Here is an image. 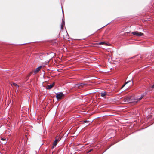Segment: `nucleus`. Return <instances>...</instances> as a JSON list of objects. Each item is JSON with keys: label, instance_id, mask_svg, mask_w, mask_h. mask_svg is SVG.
<instances>
[{"label": "nucleus", "instance_id": "obj_1", "mask_svg": "<svg viewBox=\"0 0 154 154\" xmlns=\"http://www.w3.org/2000/svg\"><path fill=\"white\" fill-rule=\"evenodd\" d=\"M131 33L134 35L138 36H140L143 35V34L142 33L139 32L138 31H136L135 32H132Z\"/></svg>", "mask_w": 154, "mask_h": 154}, {"label": "nucleus", "instance_id": "obj_2", "mask_svg": "<svg viewBox=\"0 0 154 154\" xmlns=\"http://www.w3.org/2000/svg\"><path fill=\"white\" fill-rule=\"evenodd\" d=\"M64 96L62 92L58 93L56 95V98L58 100L61 99Z\"/></svg>", "mask_w": 154, "mask_h": 154}, {"label": "nucleus", "instance_id": "obj_3", "mask_svg": "<svg viewBox=\"0 0 154 154\" xmlns=\"http://www.w3.org/2000/svg\"><path fill=\"white\" fill-rule=\"evenodd\" d=\"M7 141L5 138L1 137L0 142L3 144H5L7 143Z\"/></svg>", "mask_w": 154, "mask_h": 154}, {"label": "nucleus", "instance_id": "obj_4", "mask_svg": "<svg viewBox=\"0 0 154 154\" xmlns=\"http://www.w3.org/2000/svg\"><path fill=\"white\" fill-rule=\"evenodd\" d=\"M54 85V82L52 84H50L49 85H48L47 86L46 88L47 89H51Z\"/></svg>", "mask_w": 154, "mask_h": 154}, {"label": "nucleus", "instance_id": "obj_5", "mask_svg": "<svg viewBox=\"0 0 154 154\" xmlns=\"http://www.w3.org/2000/svg\"><path fill=\"white\" fill-rule=\"evenodd\" d=\"M143 96H144L143 95H142L140 97L136 99L134 101H133V102L137 103V102H138L139 100H141L143 97Z\"/></svg>", "mask_w": 154, "mask_h": 154}, {"label": "nucleus", "instance_id": "obj_6", "mask_svg": "<svg viewBox=\"0 0 154 154\" xmlns=\"http://www.w3.org/2000/svg\"><path fill=\"white\" fill-rule=\"evenodd\" d=\"M42 67L41 66H39V67L37 68L34 71V72L35 73H37L39 72V70Z\"/></svg>", "mask_w": 154, "mask_h": 154}, {"label": "nucleus", "instance_id": "obj_7", "mask_svg": "<svg viewBox=\"0 0 154 154\" xmlns=\"http://www.w3.org/2000/svg\"><path fill=\"white\" fill-rule=\"evenodd\" d=\"M58 140L57 139H56L53 143V146L52 148H53L56 145L57 143Z\"/></svg>", "mask_w": 154, "mask_h": 154}, {"label": "nucleus", "instance_id": "obj_8", "mask_svg": "<svg viewBox=\"0 0 154 154\" xmlns=\"http://www.w3.org/2000/svg\"><path fill=\"white\" fill-rule=\"evenodd\" d=\"M64 24V22L63 20V22L61 25V28L62 29H63V26Z\"/></svg>", "mask_w": 154, "mask_h": 154}, {"label": "nucleus", "instance_id": "obj_9", "mask_svg": "<svg viewBox=\"0 0 154 154\" xmlns=\"http://www.w3.org/2000/svg\"><path fill=\"white\" fill-rule=\"evenodd\" d=\"M11 85L12 86H14L15 87H19V86L15 83H13L11 84Z\"/></svg>", "mask_w": 154, "mask_h": 154}, {"label": "nucleus", "instance_id": "obj_10", "mask_svg": "<svg viewBox=\"0 0 154 154\" xmlns=\"http://www.w3.org/2000/svg\"><path fill=\"white\" fill-rule=\"evenodd\" d=\"M106 94V92H103L101 93V96L102 97H104Z\"/></svg>", "mask_w": 154, "mask_h": 154}, {"label": "nucleus", "instance_id": "obj_11", "mask_svg": "<svg viewBox=\"0 0 154 154\" xmlns=\"http://www.w3.org/2000/svg\"><path fill=\"white\" fill-rule=\"evenodd\" d=\"M131 81H128L127 82H126L124 85H123V86H122V88L123 87H124L125 85L127 84L129 82H130Z\"/></svg>", "mask_w": 154, "mask_h": 154}, {"label": "nucleus", "instance_id": "obj_12", "mask_svg": "<svg viewBox=\"0 0 154 154\" xmlns=\"http://www.w3.org/2000/svg\"><path fill=\"white\" fill-rule=\"evenodd\" d=\"M99 45L106 44V43L105 42H102L99 43Z\"/></svg>", "mask_w": 154, "mask_h": 154}, {"label": "nucleus", "instance_id": "obj_13", "mask_svg": "<svg viewBox=\"0 0 154 154\" xmlns=\"http://www.w3.org/2000/svg\"><path fill=\"white\" fill-rule=\"evenodd\" d=\"M89 122V121H85L84 122V123H88V122Z\"/></svg>", "mask_w": 154, "mask_h": 154}, {"label": "nucleus", "instance_id": "obj_14", "mask_svg": "<svg viewBox=\"0 0 154 154\" xmlns=\"http://www.w3.org/2000/svg\"><path fill=\"white\" fill-rule=\"evenodd\" d=\"M152 88H154V84L152 85Z\"/></svg>", "mask_w": 154, "mask_h": 154}, {"label": "nucleus", "instance_id": "obj_15", "mask_svg": "<svg viewBox=\"0 0 154 154\" xmlns=\"http://www.w3.org/2000/svg\"><path fill=\"white\" fill-rule=\"evenodd\" d=\"M92 150V149L90 150V151L88 152H89L90 151H91Z\"/></svg>", "mask_w": 154, "mask_h": 154}]
</instances>
